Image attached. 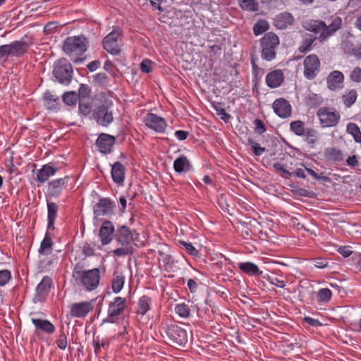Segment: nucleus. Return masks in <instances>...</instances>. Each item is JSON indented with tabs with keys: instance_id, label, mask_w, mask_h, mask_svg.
<instances>
[{
	"instance_id": "a19ab883",
	"label": "nucleus",
	"mask_w": 361,
	"mask_h": 361,
	"mask_svg": "<svg viewBox=\"0 0 361 361\" xmlns=\"http://www.w3.org/2000/svg\"><path fill=\"white\" fill-rule=\"evenodd\" d=\"M240 7L244 11H257L259 4L256 0H238Z\"/></svg>"
},
{
	"instance_id": "bb28decb",
	"label": "nucleus",
	"mask_w": 361,
	"mask_h": 361,
	"mask_svg": "<svg viewBox=\"0 0 361 361\" xmlns=\"http://www.w3.org/2000/svg\"><path fill=\"white\" fill-rule=\"evenodd\" d=\"M47 230L54 229V223L59 212V205L54 202L47 200Z\"/></svg>"
},
{
	"instance_id": "603ef678",
	"label": "nucleus",
	"mask_w": 361,
	"mask_h": 361,
	"mask_svg": "<svg viewBox=\"0 0 361 361\" xmlns=\"http://www.w3.org/2000/svg\"><path fill=\"white\" fill-rule=\"evenodd\" d=\"M13 57V52L8 44L0 46V61H6L8 57Z\"/></svg>"
},
{
	"instance_id": "0eeeda50",
	"label": "nucleus",
	"mask_w": 361,
	"mask_h": 361,
	"mask_svg": "<svg viewBox=\"0 0 361 361\" xmlns=\"http://www.w3.org/2000/svg\"><path fill=\"white\" fill-rule=\"evenodd\" d=\"M75 181L74 177L65 176L63 178L54 179L48 183L47 192L46 196L49 197H59L63 191L68 190V187L73 185Z\"/></svg>"
},
{
	"instance_id": "dca6fc26",
	"label": "nucleus",
	"mask_w": 361,
	"mask_h": 361,
	"mask_svg": "<svg viewBox=\"0 0 361 361\" xmlns=\"http://www.w3.org/2000/svg\"><path fill=\"white\" fill-rule=\"evenodd\" d=\"M166 334L170 338H192V331L191 326L188 324L180 326L178 324H171L167 327Z\"/></svg>"
},
{
	"instance_id": "79ce46f5",
	"label": "nucleus",
	"mask_w": 361,
	"mask_h": 361,
	"mask_svg": "<svg viewBox=\"0 0 361 361\" xmlns=\"http://www.w3.org/2000/svg\"><path fill=\"white\" fill-rule=\"evenodd\" d=\"M269 28L268 22L264 19H259L253 26V33L255 36H258Z\"/></svg>"
},
{
	"instance_id": "4be33fe9",
	"label": "nucleus",
	"mask_w": 361,
	"mask_h": 361,
	"mask_svg": "<svg viewBox=\"0 0 361 361\" xmlns=\"http://www.w3.org/2000/svg\"><path fill=\"white\" fill-rule=\"evenodd\" d=\"M59 171V168L53 166L51 163L43 165L42 167L37 171L35 180L42 184L49 180L50 176L56 174Z\"/></svg>"
},
{
	"instance_id": "a878e982",
	"label": "nucleus",
	"mask_w": 361,
	"mask_h": 361,
	"mask_svg": "<svg viewBox=\"0 0 361 361\" xmlns=\"http://www.w3.org/2000/svg\"><path fill=\"white\" fill-rule=\"evenodd\" d=\"M130 228L126 226H121L117 228L114 236L121 245L131 246V236H130Z\"/></svg>"
},
{
	"instance_id": "0e129e2a",
	"label": "nucleus",
	"mask_w": 361,
	"mask_h": 361,
	"mask_svg": "<svg viewBox=\"0 0 361 361\" xmlns=\"http://www.w3.org/2000/svg\"><path fill=\"white\" fill-rule=\"evenodd\" d=\"M210 56L217 57L221 54L222 47L219 44H214L209 47Z\"/></svg>"
},
{
	"instance_id": "6ab92c4d",
	"label": "nucleus",
	"mask_w": 361,
	"mask_h": 361,
	"mask_svg": "<svg viewBox=\"0 0 361 361\" xmlns=\"http://www.w3.org/2000/svg\"><path fill=\"white\" fill-rule=\"evenodd\" d=\"M114 231V226L111 221L109 220L103 221L99 232V237L103 245L111 242Z\"/></svg>"
},
{
	"instance_id": "bf43d9fd",
	"label": "nucleus",
	"mask_w": 361,
	"mask_h": 361,
	"mask_svg": "<svg viewBox=\"0 0 361 361\" xmlns=\"http://www.w3.org/2000/svg\"><path fill=\"white\" fill-rule=\"evenodd\" d=\"M305 171L312 176L316 180H321L324 182H330L331 178L326 176L324 175V173H321L320 174L317 173L314 170L310 168H305Z\"/></svg>"
},
{
	"instance_id": "f257e3e1",
	"label": "nucleus",
	"mask_w": 361,
	"mask_h": 361,
	"mask_svg": "<svg viewBox=\"0 0 361 361\" xmlns=\"http://www.w3.org/2000/svg\"><path fill=\"white\" fill-rule=\"evenodd\" d=\"M343 21L341 17L335 16L331 18L329 25L322 20L311 19L303 24V27L311 32L317 34L320 32L317 39L319 42H326L330 37L333 36L342 27Z\"/></svg>"
},
{
	"instance_id": "3c124183",
	"label": "nucleus",
	"mask_w": 361,
	"mask_h": 361,
	"mask_svg": "<svg viewBox=\"0 0 361 361\" xmlns=\"http://www.w3.org/2000/svg\"><path fill=\"white\" fill-rule=\"evenodd\" d=\"M256 60L257 58L254 55H252L250 59V63L252 65V75L257 80L259 79V76L263 73L264 71L262 68L258 66V65L256 63Z\"/></svg>"
},
{
	"instance_id": "4d7b16f0",
	"label": "nucleus",
	"mask_w": 361,
	"mask_h": 361,
	"mask_svg": "<svg viewBox=\"0 0 361 361\" xmlns=\"http://www.w3.org/2000/svg\"><path fill=\"white\" fill-rule=\"evenodd\" d=\"M214 107L216 111V114L220 116L223 121L228 122L231 119V116L226 113V110L221 106V103H218L216 105H214Z\"/></svg>"
},
{
	"instance_id": "49530a36",
	"label": "nucleus",
	"mask_w": 361,
	"mask_h": 361,
	"mask_svg": "<svg viewBox=\"0 0 361 361\" xmlns=\"http://www.w3.org/2000/svg\"><path fill=\"white\" fill-rule=\"evenodd\" d=\"M77 94L79 100H80V99L91 100V89L88 85L81 84L78 90V93Z\"/></svg>"
},
{
	"instance_id": "1a4fd4ad",
	"label": "nucleus",
	"mask_w": 361,
	"mask_h": 361,
	"mask_svg": "<svg viewBox=\"0 0 361 361\" xmlns=\"http://www.w3.org/2000/svg\"><path fill=\"white\" fill-rule=\"evenodd\" d=\"M317 116L322 128L334 127L341 119L340 114L336 110L326 106L319 108Z\"/></svg>"
},
{
	"instance_id": "e2e57ef3",
	"label": "nucleus",
	"mask_w": 361,
	"mask_h": 361,
	"mask_svg": "<svg viewBox=\"0 0 361 361\" xmlns=\"http://www.w3.org/2000/svg\"><path fill=\"white\" fill-rule=\"evenodd\" d=\"M11 279V273L9 270L0 271V286H5Z\"/></svg>"
},
{
	"instance_id": "aec40b11",
	"label": "nucleus",
	"mask_w": 361,
	"mask_h": 361,
	"mask_svg": "<svg viewBox=\"0 0 361 361\" xmlns=\"http://www.w3.org/2000/svg\"><path fill=\"white\" fill-rule=\"evenodd\" d=\"M92 310L93 305L92 302L86 301L72 304L70 312L72 317L81 318L85 317Z\"/></svg>"
},
{
	"instance_id": "c9c22d12",
	"label": "nucleus",
	"mask_w": 361,
	"mask_h": 361,
	"mask_svg": "<svg viewBox=\"0 0 361 361\" xmlns=\"http://www.w3.org/2000/svg\"><path fill=\"white\" fill-rule=\"evenodd\" d=\"M323 98L320 94L310 92L305 98L307 106L310 108H315L323 103Z\"/></svg>"
},
{
	"instance_id": "412c9836",
	"label": "nucleus",
	"mask_w": 361,
	"mask_h": 361,
	"mask_svg": "<svg viewBox=\"0 0 361 361\" xmlns=\"http://www.w3.org/2000/svg\"><path fill=\"white\" fill-rule=\"evenodd\" d=\"M344 75L339 71L331 72L326 78L327 87L333 91L343 87Z\"/></svg>"
},
{
	"instance_id": "20e7f679",
	"label": "nucleus",
	"mask_w": 361,
	"mask_h": 361,
	"mask_svg": "<svg viewBox=\"0 0 361 361\" xmlns=\"http://www.w3.org/2000/svg\"><path fill=\"white\" fill-rule=\"evenodd\" d=\"M280 39L276 34L269 32L259 39L261 57L267 61H271L276 57V49Z\"/></svg>"
},
{
	"instance_id": "ea45409f",
	"label": "nucleus",
	"mask_w": 361,
	"mask_h": 361,
	"mask_svg": "<svg viewBox=\"0 0 361 361\" xmlns=\"http://www.w3.org/2000/svg\"><path fill=\"white\" fill-rule=\"evenodd\" d=\"M290 130L297 136H303L305 133V123L300 120L292 121L290 123Z\"/></svg>"
},
{
	"instance_id": "052dcab7",
	"label": "nucleus",
	"mask_w": 361,
	"mask_h": 361,
	"mask_svg": "<svg viewBox=\"0 0 361 361\" xmlns=\"http://www.w3.org/2000/svg\"><path fill=\"white\" fill-rule=\"evenodd\" d=\"M253 123L255 125L254 130L256 133L262 135L267 131V127L262 120L257 118Z\"/></svg>"
},
{
	"instance_id": "c03bdc74",
	"label": "nucleus",
	"mask_w": 361,
	"mask_h": 361,
	"mask_svg": "<svg viewBox=\"0 0 361 361\" xmlns=\"http://www.w3.org/2000/svg\"><path fill=\"white\" fill-rule=\"evenodd\" d=\"M78 102L80 112L84 116L89 115L92 108L91 100L80 99Z\"/></svg>"
},
{
	"instance_id": "09e8293b",
	"label": "nucleus",
	"mask_w": 361,
	"mask_h": 361,
	"mask_svg": "<svg viewBox=\"0 0 361 361\" xmlns=\"http://www.w3.org/2000/svg\"><path fill=\"white\" fill-rule=\"evenodd\" d=\"M121 247L112 251L113 255L116 257L131 255L133 254V247L132 246L121 245Z\"/></svg>"
},
{
	"instance_id": "2eb2a0df",
	"label": "nucleus",
	"mask_w": 361,
	"mask_h": 361,
	"mask_svg": "<svg viewBox=\"0 0 361 361\" xmlns=\"http://www.w3.org/2000/svg\"><path fill=\"white\" fill-rule=\"evenodd\" d=\"M33 42L32 38L24 36L20 40H15L10 44L13 52V57L20 58L25 54L30 47L32 45Z\"/></svg>"
},
{
	"instance_id": "39448f33",
	"label": "nucleus",
	"mask_w": 361,
	"mask_h": 361,
	"mask_svg": "<svg viewBox=\"0 0 361 361\" xmlns=\"http://www.w3.org/2000/svg\"><path fill=\"white\" fill-rule=\"evenodd\" d=\"M113 102L104 97L93 110V117L97 124L102 126H108L114 121L111 107Z\"/></svg>"
},
{
	"instance_id": "ddd939ff",
	"label": "nucleus",
	"mask_w": 361,
	"mask_h": 361,
	"mask_svg": "<svg viewBox=\"0 0 361 361\" xmlns=\"http://www.w3.org/2000/svg\"><path fill=\"white\" fill-rule=\"evenodd\" d=\"M52 285L51 278L49 276H44L36 288L33 302L35 303L44 302L49 295Z\"/></svg>"
},
{
	"instance_id": "8fccbe9b",
	"label": "nucleus",
	"mask_w": 361,
	"mask_h": 361,
	"mask_svg": "<svg viewBox=\"0 0 361 361\" xmlns=\"http://www.w3.org/2000/svg\"><path fill=\"white\" fill-rule=\"evenodd\" d=\"M332 296V293L329 288H321L317 293V300L319 302H327Z\"/></svg>"
},
{
	"instance_id": "9d476101",
	"label": "nucleus",
	"mask_w": 361,
	"mask_h": 361,
	"mask_svg": "<svg viewBox=\"0 0 361 361\" xmlns=\"http://www.w3.org/2000/svg\"><path fill=\"white\" fill-rule=\"evenodd\" d=\"M126 299L121 297H116L114 301L109 304L108 317L103 322L114 323L118 320V316L123 314L126 308Z\"/></svg>"
},
{
	"instance_id": "7ed1b4c3",
	"label": "nucleus",
	"mask_w": 361,
	"mask_h": 361,
	"mask_svg": "<svg viewBox=\"0 0 361 361\" xmlns=\"http://www.w3.org/2000/svg\"><path fill=\"white\" fill-rule=\"evenodd\" d=\"M89 45L88 39L83 35L68 37L63 42V51L69 56H75L73 62L82 61L79 56L86 52Z\"/></svg>"
},
{
	"instance_id": "f8f14e48",
	"label": "nucleus",
	"mask_w": 361,
	"mask_h": 361,
	"mask_svg": "<svg viewBox=\"0 0 361 361\" xmlns=\"http://www.w3.org/2000/svg\"><path fill=\"white\" fill-rule=\"evenodd\" d=\"M116 204L114 201L108 197L100 198L93 207V213L95 218L102 216H110L114 214Z\"/></svg>"
},
{
	"instance_id": "393cba45",
	"label": "nucleus",
	"mask_w": 361,
	"mask_h": 361,
	"mask_svg": "<svg viewBox=\"0 0 361 361\" xmlns=\"http://www.w3.org/2000/svg\"><path fill=\"white\" fill-rule=\"evenodd\" d=\"M126 168L120 161L115 162L111 167V174L114 183L122 185L125 179Z\"/></svg>"
},
{
	"instance_id": "9b49d317",
	"label": "nucleus",
	"mask_w": 361,
	"mask_h": 361,
	"mask_svg": "<svg viewBox=\"0 0 361 361\" xmlns=\"http://www.w3.org/2000/svg\"><path fill=\"white\" fill-rule=\"evenodd\" d=\"M304 76L308 80L316 78L320 68V60L317 55L312 54L304 59Z\"/></svg>"
},
{
	"instance_id": "6e6552de",
	"label": "nucleus",
	"mask_w": 361,
	"mask_h": 361,
	"mask_svg": "<svg viewBox=\"0 0 361 361\" xmlns=\"http://www.w3.org/2000/svg\"><path fill=\"white\" fill-rule=\"evenodd\" d=\"M53 73L58 82L68 85L72 80V66L66 59L59 60L54 64Z\"/></svg>"
},
{
	"instance_id": "5fc2aeb1",
	"label": "nucleus",
	"mask_w": 361,
	"mask_h": 361,
	"mask_svg": "<svg viewBox=\"0 0 361 361\" xmlns=\"http://www.w3.org/2000/svg\"><path fill=\"white\" fill-rule=\"evenodd\" d=\"M95 246V243H89L87 242L84 243L81 247L82 255L85 257L93 256L94 255Z\"/></svg>"
},
{
	"instance_id": "72a5a7b5",
	"label": "nucleus",
	"mask_w": 361,
	"mask_h": 361,
	"mask_svg": "<svg viewBox=\"0 0 361 361\" xmlns=\"http://www.w3.org/2000/svg\"><path fill=\"white\" fill-rule=\"evenodd\" d=\"M317 39V37L312 35L306 34L303 36V39L298 47V51L302 54L310 51L312 49V44Z\"/></svg>"
},
{
	"instance_id": "864d4df0",
	"label": "nucleus",
	"mask_w": 361,
	"mask_h": 361,
	"mask_svg": "<svg viewBox=\"0 0 361 361\" xmlns=\"http://www.w3.org/2000/svg\"><path fill=\"white\" fill-rule=\"evenodd\" d=\"M247 145L251 147L252 151L255 156L262 155L265 151L264 147H260V145L255 142L252 138H248Z\"/></svg>"
},
{
	"instance_id": "69168bd1",
	"label": "nucleus",
	"mask_w": 361,
	"mask_h": 361,
	"mask_svg": "<svg viewBox=\"0 0 361 361\" xmlns=\"http://www.w3.org/2000/svg\"><path fill=\"white\" fill-rule=\"evenodd\" d=\"M152 61L149 59H144L140 63V70L145 73H149L152 70Z\"/></svg>"
},
{
	"instance_id": "a18cd8bd",
	"label": "nucleus",
	"mask_w": 361,
	"mask_h": 361,
	"mask_svg": "<svg viewBox=\"0 0 361 361\" xmlns=\"http://www.w3.org/2000/svg\"><path fill=\"white\" fill-rule=\"evenodd\" d=\"M175 312L182 318H188L190 314V307L185 303L176 305L175 307Z\"/></svg>"
},
{
	"instance_id": "b1692460",
	"label": "nucleus",
	"mask_w": 361,
	"mask_h": 361,
	"mask_svg": "<svg viewBox=\"0 0 361 361\" xmlns=\"http://www.w3.org/2000/svg\"><path fill=\"white\" fill-rule=\"evenodd\" d=\"M283 80L284 75L280 69L272 71L266 76V84L270 88H276L281 86Z\"/></svg>"
},
{
	"instance_id": "f3484780",
	"label": "nucleus",
	"mask_w": 361,
	"mask_h": 361,
	"mask_svg": "<svg viewBox=\"0 0 361 361\" xmlns=\"http://www.w3.org/2000/svg\"><path fill=\"white\" fill-rule=\"evenodd\" d=\"M116 142V137L106 133H101L96 140L95 145L100 153L110 154Z\"/></svg>"
},
{
	"instance_id": "58836bf2",
	"label": "nucleus",
	"mask_w": 361,
	"mask_h": 361,
	"mask_svg": "<svg viewBox=\"0 0 361 361\" xmlns=\"http://www.w3.org/2000/svg\"><path fill=\"white\" fill-rule=\"evenodd\" d=\"M346 131L351 135L356 142L361 143V130L355 123H349L346 127Z\"/></svg>"
},
{
	"instance_id": "338daca9",
	"label": "nucleus",
	"mask_w": 361,
	"mask_h": 361,
	"mask_svg": "<svg viewBox=\"0 0 361 361\" xmlns=\"http://www.w3.org/2000/svg\"><path fill=\"white\" fill-rule=\"evenodd\" d=\"M289 340H282L280 341V348H282L281 350L286 354L294 350V345L293 343H288Z\"/></svg>"
},
{
	"instance_id": "13d9d810",
	"label": "nucleus",
	"mask_w": 361,
	"mask_h": 361,
	"mask_svg": "<svg viewBox=\"0 0 361 361\" xmlns=\"http://www.w3.org/2000/svg\"><path fill=\"white\" fill-rule=\"evenodd\" d=\"M180 243L185 247L189 255L193 257H200V252L192 245L191 243L180 241Z\"/></svg>"
},
{
	"instance_id": "c85d7f7f",
	"label": "nucleus",
	"mask_w": 361,
	"mask_h": 361,
	"mask_svg": "<svg viewBox=\"0 0 361 361\" xmlns=\"http://www.w3.org/2000/svg\"><path fill=\"white\" fill-rule=\"evenodd\" d=\"M238 267L242 272L248 276H260L262 274V271H260L256 264L250 262H240L238 264Z\"/></svg>"
},
{
	"instance_id": "a211bd4d",
	"label": "nucleus",
	"mask_w": 361,
	"mask_h": 361,
	"mask_svg": "<svg viewBox=\"0 0 361 361\" xmlns=\"http://www.w3.org/2000/svg\"><path fill=\"white\" fill-rule=\"evenodd\" d=\"M273 109L275 114L282 118L290 117L292 113L289 102L284 98L276 99L273 103Z\"/></svg>"
},
{
	"instance_id": "7c9ffc66",
	"label": "nucleus",
	"mask_w": 361,
	"mask_h": 361,
	"mask_svg": "<svg viewBox=\"0 0 361 361\" xmlns=\"http://www.w3.org/2000/svg\"><path fill=\"white\" fill-rule=\"evenodd\" d=\"M32 322L37 330H41L47 334H51L55 331V327L49 321L42 319H32Z\"/></svg>"
},
{
	"instance_id": "c756f323",
	"label": "nucleus",
	"mask_w": 361,
	"mask_h": 361,
	"mask_svg": "<svg viewBox=\"0 0 361 361\" xmlns=\"http://www.w3.org/2000/svg\"><path fill=\"white\" fill-rule=\"evenodd\" d=\"M191 168L192 165L188 158L184 155L178 157L173 162V169L176 172L179 173L189 171Z\"/></svg>"
},
{
	"instance_id": "4468645a",
	"label": "nucleus",
	"mask_w": 361,
	"mask_h": 361,
	"mask_svg": "<svg viewBox=\"0 0 361 361\" xmlns=\"http://www.w3.org/2000/svg\"><path fill=\"white\" fill-rule=\"evenodd\" d=\"M145 125L157 133H164L167 127L166 120L154 113H147L144 118Z\"/></svg>"
},
{
	"instance_id": "774afa93",
	"label": "nucleus",
	"mask_w": 361,
	"mask_h": 361,
	"mask_svg": "<svg viewBox=\"0 0 361 361\" xmlns=\"http://www.w3.org/2000/svg\"><path fill=\"white\" fill-rule=\"evenodd\" d=\"M314 266L319 269H324L328 267L329 261L326 258L317 257L314 259Z\"/></svg>"
},
{
	"instance_id": "f03ea898",
	"label": "nucleus",
	"mask_w": 361,
	"mask_h": 361,
	"mask_svg": "<svg viewBox=\"0 0 361 361\" xmlns=\"http://www.w3.org/2000/svg\"><path fill=\"white\" fill-rule=\"evenodd\" d=\"M72 278L76 285L91 291L95 290L99 284L100 270L98 268L85 270L84 265L78 262L73 269Z\"/></svg>"
},
{
	"instance_id": "473e14b6",
	"label": "nucleus",
	"mask_w": 361,
	"mask_h": 361,
	"mask_svg": "<svg viewBox=\"0 0 361 361\" xmlns=\"http://www.w3.org/2000/svg\"><path fill=\"white\" fill-rule=\"evenodd\" d=\"M43 98L47 109L50 110H56L59 109L60 105L59 97L54 96L50 91H46L44 94Z\"/></svg>"
},
{
	"instance_id": "de8ad7c7",
	"label": "nucleus",
	"mask_w": 361,
	"mask_h": 361,
	"mask_svg": "<svg viewBox=\"0 0 361 361\" xmlns=\"http://www.w3.org/2000/svg\"><path fill=\"white\" fill-rule=\"evenodd\" d=\"M305 137V140L309 143L314 145L317 141L318 134L317 131L312 128H307L305 133L303 135Z\"/></svg>"
},
{
	"instance_id": "cd10ccee",
	"label": "nucleus",
	"mask_w": 361,
	"mask_h": 361,
	"mask_svg": "<svg viewBox=\"0 0 361 361\" xmlns=\"http://www.w3.org/2000/svg\"><path fill=\"white\" fill-rule=\"evenodd\" d=\"M324 156L326 161L331 162H341L344 159V155L339 148L326 147L324 151Z\"/></svg>"
},
{
	"instance_id": "2f4dec72",
	"label": "nucleus",
	"mask_w": 361,
	"mask_h": 361,
	"mask_svg": "<svg viewBox=\"0 0 361 361\" xmlns=\"http://www.w3.org/2000/svg\"><path fill=\"white\" fill-rule=\"evenodd\" d=\"M53 240L51 238L50 234L47 232L43 240L40 243V247L39 248V253L40 255H50L53 250Z\"/></svg>"
},
{
	"instance_id": "e433bc0d",
	"label": "nucleus",
	"mask_w": 361,
	"mask_h": 361,
	"mask_svg": "<svg viewBox=\"0 0 361 361\" xmlns=\"http://www.w3.org/2000/svg\"><path fill=\"white\" fill-rule=\"evenodd\" d=\"M152 299L147 295L142 296L138 302L137 314L145 315L147 312L150 309V304Z\"/></svg>"
},
{
	"instance_id": "6e6d98bb",
	"label": "nucleus",
	"mask_w": 361,
	"mask_h": 361,
	"mask_svg": "<svg viewBox=\"0 0 361 361\" xmlns=\"http://www.w3.org/2000/svg\"><path fill=\"white\" fill-rule=\"evenodd\" d=\"M94 80L96 84L103 87H106L109 85V78L106 73H99L94 76Z\"/></svg>"
},
{
	"instance_id": "680f3d73",
	"label": "nucleus",
	"mask_w": 361,
	"mask_h": 361,
	"mask_svg": "<svg viewBox=\"0 0 361 361\" xmlns=\"http://www.w3.org/2000/svg\"><path fill=\"white\" fill-rule=\"evenodd\" d=\"M350 79L351 81L357 83L361 82V68L355 67L350 73Z\"/></svg>"
},
{
	"instance_id": "423d86ee",
	"label": "nucleus",
	"mask_w": 361,
	"mask_h": 361,
	"mask_svg": "<svg viewBox=\"0 0 361 361\" xmlns=\"http://www.w3.org/2000/svg\"><path fill=\"white\" fill-rule=\"evenodd\" d=\"M123 30L116 27L109 33L102 42L103 48L110 54L118 55L121 51V44L123 37Z\"/></svg>"
},
{
	"instance_id": "f704fd0d",
	"label": "nucleus",
	"mask_w": 361,
	"mask_h": 361,
	"mask_svg": "<svg viewBox=\"0 0 361 361\" xmlns=\"http://www.w3.org/2000/svg\"><path fill=\"white\" fill-rule=\"evenodd\" d=\"M341 98L344 106L349 108L355 103L357 98V92L353 89L348 90L342 95Z\"/></svg>"
},
{
	"instance_id": "5701e85b",
	"label": "nucleus",
	"mask_w": 361,
	"mask_h": 361,
	"mask_svg": "<svg viewBox=\"0 0 361 361\" xmlns=\"http://www.w3.org/2000/svg\"><path fill=\"white\" fill-rule=\"evenodd\" d=\"M294 17L288 12L281 13L274 18V25L279 30H284L294 23Z\"/></svg>"
},
{
	"instance_id": "4c0bfd02",
	"label": "nucleus",
	"mask_w": 361,
	"mask_h": 361,
	"mask_svg": "<svg viewBox=\"0 0 361 361\" xmlns=\"http://www.w3.org/2000/svg\"><path fill=\"white\" fill-rule=\"evenodd\" d=\"M125 282V277L122 274L114 275V278L111 281V288L114 293H119L123 287Z\"/></svg>"
},
{
	"instance_id": "37998d69",
	"label": "nucleus",
	"mask_w": 361,
	"mask_h": 361,
	"mask_svg": "<svg viewBox=\"0 0 361 361\" xmlns=\"http://www.w3.org/2000/svg\"><path fill=\"white\" fill-rule=\"evenodd\" d=\"M63 101L68 106H75L79 102L78 95L76 92L71 91L65 92L62 96Z\"/></svg>"
}]
</instances>
